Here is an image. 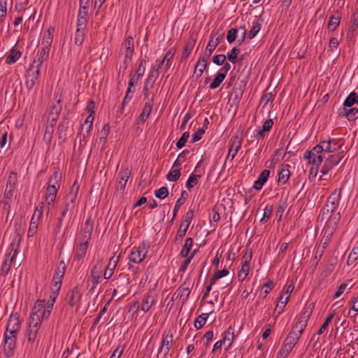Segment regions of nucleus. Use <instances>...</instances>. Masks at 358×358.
I'll return each instance as SVG.
<instances>
[{"label":"nucleus","mask_w":358,"mask_h":358,"mask_svg":"<svg viewBox=\"0 0 358 358\" xmlns=\"http://www.w3.org/2000/svg\"><path fill=\"white\" fill-rule=\"evenodd\" d=\"M208 317V313H202L200 315V316L194 321V327L197 329L203 327L206 322Z\"/></svg>","instance_id":"55"},{"label":"nucleus","mask_w":358,"mask_h":358,"mask_svg":"<svg viewBox=\"0 0 358 358\" xmlns=\"http://www.w3.org/2000/svg\"><path fill=\"white\" fill-rule=\"evenodd\" d=\"M219 37H217L216 38H214L213 37H211L206 48L205 50L203 57H206L207 58H209L214 50L216 48L217 45L219 44Z\"/></svg>","instance_id":"37"},{"label":"nucleus","mask_w":358,"mask_h":358,"mask_svg":"<svg viewBox=\"0 0 358 358\" xmlns=\"http://www.w3.org/2000/svg\"><path fill=\"white\" fill-rule=\"evenodd\" d=\"M79 191V185L76 181L73 182L68 194L66 196V201L69 203H73L78 196Z\"/></svg>","instance_id":"32"},{"label":"nucleus","mask_w":358,"mask_h":358,"mask_svg":"<svg viewBox=\"0 0 358 358\" xmlns=\"http://www.w3.org/2000/svg\"><path fill=\"white\" fill-rule=\"evenodd\" d=\"M335 314H336V310H335L329 313V316L327 317V319L325 320L324 322L323 323V324L322 325V327H320V329L318 331L317 334L319 335L322 334L324 333V331L327 329L329 324L331 323V322L332 319L334 318Z\"/></svg>","instance_id":"52"},{"label":"nucleus","mask_w":358,"mask_h":358,"mask_svg":"<svg viewBox=\"0 0 358 358\" xmlns=\"http://www.w3.org/2000/svg\"><path fill=\"white\" fill-rule=\"evenodd\" d=\"M208 58L206 57L201 56L198 59V62L195 66V69L194 72V75L196 78H200L204 70L206 69L208 64Z\"/></svg>","instance_id":"21"},{"label":"nucleus","mask_w":358,"mask_h":358,"mask_svg":"<svg viewBox=\"0 0 358 358\" xmlns=\"http://www.w3.org/2000/svg\"><path fill=\"white\" fill-rule=\"evenodd\" d=\"M145 65L146 61L145 59H141L140 61V64L138 67L131 78H130V85H138L140 80L143 78L145 71Z\"/></svg>","instance_id":"18"},{"label":"nucleus","mask_w":358,"mask_h":358,"mask_svg":"<svg viewBox=\"0 0 358 358\" xmlns=\"http://www.w3.org/2000/svg\"><path fill=\"white\" fill-rule=\"evenodd\" d=\"M55 29L52 27H50L43 34L41 46L45 48H50L53 39V33Z\"/></svg>","instance_id":"28"},{"label":"nucleus","mask_w":358,"mask_h":358,"mask_svg":"<svg viewBox=\"0 0 358 358\" xmlns=\"http://www.w3.org/2000/svg\"><path fill=\"white\" fill-rule=\"evenodd\" d=\"M289 165L282 164L278 171V182L285 184L290 177Z\"/></svg>","instance_id":"29"},{"label":"nucleus","mask_w":358,"mask_h":358,"mask_svg":"<svg viewBox=\"0 0 358 358\" xmlns=\"http://www.w3.org/2000/svg\"><path fill=\"white\" fill-rule=\"evenodd\" d=\"M120 259V256L113 255L110 259L107 265V267L104 271V278L109 279L113 275L115 269L117 267V263Z\"/></svg>","instance_id":"20"},{"label":"nucleus","mask_w":358,"mask_h":358,"mask_svg":"<svg viewBox=\"0 0 358 358\" xmlns=\"http://www.w3.org/2000/svg\"><path fill=\"white\" fill-rule=\"evenodd\" d=\"M45 312H46L45 301L37 300L32 308L29 319L32 320V318L36 319V317L42 323L43 320H47L49 317V316L45 315Z\"/></svg>","instance_id":"9"},{"label":"nucleus","mask_w":358,"mask_h":358,"mask_svg":"<svg viewBox=\"0 0 358 358\" xmlns=\"http://www.w3.org/2000/svg\"><path fill=\"white\" fill-rule=\"evenodd\" d=\"M194 210H189L186 213V214L184 216L183 220L181 222L180 229L178 231L176 235L177 238H182L185 236L187 231L189 229V224L194 217Z\"/></svg>","instance_id":"12"},{"label":"nucleus","mask_w":358,"mask_h":358,"mask_svg":"<svg viewBox=\"0 0 358 358\" xmlns=\"http://www.w3.org/2000/svg\"><path fill=\"white\" fill-rule=\"evenodd\" d=\"M130 175L131 170L129 168H125L121 171V178L117 186V189L124 190Z\"/></svg>","instance_id":"38"},{"label":"nucleus","mask_w":358,"mask_h":358,"mask_svg":"<svg viewBox=\"0 0 358 358\" xmlns=\"http://www.w3.org/2000/svg\"><path fill=\"white\" fill-rule=\"evenodd\" d=\"M21 56V52L15 48V46L13 47L10 51L9 55L6 59V62L8 64H14Z\"/></svg>","instance_id":"42"},{"label":"nucleus","mask_w":358,"mask_h":358,"mask_svg":"<svg viewBox=\"0 0 358 358\" xmlns=\"http://www.w3.org/2000/svg\"><path fill=\"white\" fill-rule=\"evenodd\" d=\"M87 249L88 243L80 241V243L76 246L74 250V260L79 261L80 259H83L85 256Z\"/></svg>","instance_id":"25"},{"label":"nucleus","mask_w":358,"mask_h":358,"mask_svg":"<svg viewBox=\"0 0 358 358\" xmlns=\"http://www.w3.org/2000/svg\"><path fill=\"white\" fill-rule=\"evenodd\" d=\"M59 292H57L55 290H51V293L50 294L49 299L45 303L46 312H45V316H50L52 312L54 303L55 300L59 294Z\"/></svg>","instance_id":"31"},{"label":"nucleus","mask_w":358,"mask_h":358,"mask_svg":"<svg viewBox=\"0 0 358 358\" xmlns=\"http://www.w3.org/2000/svg\"><path fill=\"white\" fill-rule=\"evenodd\" d=\"M313 148L309 151L306 152L304 158L309 160V163H313V165L316 166V171L318 169V166L321 164L323 160V156L322 153H313Z\"/></svg>","instance_id":"22"},{"label":"nucleus","mask_w":358,"mask_h":358,"mask_svg":"<svg viewBox=\"0 0 358 358\" xmlns=\"http://www.w3.org/2000/svg\"><path fill=\"white\" fill-rule=\"evenodd\" d=\"M156 302L157 295L155 292L153 290H150L145 294L142 300L141 310L144 313H148L150 310L151 307L156 303Z\"/></svg>","instance_id":"13"},{"label":"nucleus","mask_w":358,"mask_h":358,"mask_svg":"<svg viewBox=\"0 0 358 358\" xmlns=\"http://www.w3.org/2000/svg\"><path fill=\"white\" fill-rule=\"evenodd\" d=\"M126 45H127V51H126V58L125 62H127V59L131 60V56L134 52V44H133V38L131 37H128L126 40Z\"/></svg>","instance_id":"49"},{"label":"nucleus","mask_w":358,"mask_h":358,"mask_svg":"<svg viewBox=\"0 0 358 358\" xmlns=\"http://www.w3.org/2000/svg\"><path fill=\"white\" fill-rule=\"evenodd\" d=\"M341 196V189L334 190L328 197L326 204L321 212V220L326 219L329 213H333L338 206Z\"/></svg>","instance_id":"3"},{"label":"nucleus","mask_w":358,"mask_h":358,"mask_svg":"<svg viewBox=\"0 0 358 358\" xmlns=\"http://www.w3.org/2000/svg\"><path fill=\"white\" fill-rule=\"evenodd\" d=\"M224 73H218L210 83L209 87L212 90L217 88L225 78Z\"/></svg>","instance_id":"53"},{"label":"nucleus","mask_w":358,"mask_h":358,"mask_svg":"<svg viewBox=\"0 0 358 358\" xmlns=\"http://www.w3.org/2000/svg\"><path fill=\"white\" fill-rule=\"evenodd\" d=\"M17 182V176L15 172H11L8 178L6 192L11 194L15 189V185Z\"/></svg>","instance_id":"36"},{"label":"nucleus","mask_w":358,"mask_h":358,"mask_svg":"<svg viewBox=\"0 0 358 358\" xmlns=\"http://www.w3.org/2000/svg\"><path fill=\"white\" fill-rule=\"evenodd\" d=\"M341 20V16L339 14L337 15H334L331 17L329 22H328V29L329 31H334L336 27L339 25Z\"/></svg>","instance_id":"47"},{"label":"nucleus","mask_w":358,"mask_h":358,"mask_svg":"<svg viewBox=\"0 0 358 358\" xmlns=\"http://www.w3.org/2000/svg\"><path fill=\"white\" fill-rule=\"evenodd\" d=\"M152 101L153 98L152 99L151 101H149L144 104L143 111L140 114L137 120L138 124L144 123L147 118L149 117L152 109Z\"/></svg>","instance_id":"26"},{"label":"nucleus","mask_w":358,"mask_h":358,"mask_svg":"<svg viewBox=\"0 0 358 358\" xmlns=\"http://www.w3.org/2000/svg\"><path fill=\"white\" fill-rule=\"evenodd\" d=\"M239 52L240 50L238 48H233L232 50L227 54L228 59L233 64H236L237 56L239 54Z\"/></svg>","instance_id":"62"},{"label":"nucleus","mask_w":358,"mask_h":358,"mask_svg":"<svg viewBox=\"0 0 358 358\" xmlns=\"http://www.w3.org/2000/svg\"><path fill=\"white\" fill-rule=\"evenodd\" d=\"M345 115L348 120H355L358 117V109L355 108H350L345 111Z\"/></svg>","instance_id":"63"},{"label":"nucleus","mask_w":358,"mask_h":358,"mask_svg":"<svg viewBox=\"0 0 358 358\" xmlns=\"http://www.w3.org/2000/svg\"><path fill=\"white\" fill-rule=\"evenodd\" d=\"M69 122L63 121L58 127V136L60 139H65L68 129Z\"/></svg>","instance_id":"51"},{"label":"nucleus","mask_w":358,"mask_h":358,"mask_svg":"<svg viewBox=\"0 0 358 358\" xmlns=\"http://www.w3.org/2000/svg\"><path fill=\"white\" fill-rule=\"evenodd\" d=\"M93 231V222L90 219H87L81 227L80 236L81 241L87 242L90 240Z\"/></svg>","instance_id":"16"},{"label":"nucleus","mask_w":358,"mask_h":358,"mask_svg":"<svg viewBox=\"0 0 358 358\" xmlns=\"http://www.w3.org/2000/svg\"><path fill=\"white\" fill-rule=\"evenodd\" d=\"M20 328L21 322L20 321L19 314L17 313H12L10 315L4 333H7L9 335L13 334L17 336Z\"/></svg>","instance_id":"10"},{"label":"nucleus","mask_w":358,"mask_h":358,"mask_svg":"<svg viewBox=\"0 0 358 358\" xmlns=\"http://www.w3.org/2000/svg\"><path fill=\"white\" fill-rule=\"evenodd\" d=\"M40 220L39 213H36L35 215H32L28 231L29 236H33L36 234Z\"/></svg>","instance_id":"34"},{"label":"nucleus","mask_w":358,"mask_h":358,"mask_svg":"<svg viewBox=\"0 0 358 358\" xmlns=\"http://www.w3.org/2000/svg\"><path fill=\"white\" fill-rule=\"evenodd\" d=\"M129 279L126 274H120L118 278L114 279L112 282L115 287L113 292V296H118V299L126 296L129 293Z\"/></svg>","instance_id":"4"},{"label":"nucleus","mask_w":358,"mask_h":358,"mask_svg":"<svg viewBox=\"0 0 358 358\" xmlns=\"http://www.w3.org/2000/svg\"><path fill=\"white\" fill-rule=\"evenodd\" d=\"M340 220L341 215L339 213H334V212L333 213H329L328 217L323 220L326 221L324 229L334 232Z\"/></svg>","instance_id":"17"},{"label":"nucleus","mask_w":358,"mask_h":358,"mask_svg":"<svg viewBox=\"0 0 358 358\" xmlns=\"http://www.w3.org/2000/svg\"><path fill=\"white\" fill-rule=\"evenodd\" d=\"M55 99L56 101L52 104L50 114L59 116L62 108V99L60 96L57 98V96H56Z\"/></svg>","instance_id":"43"},{"label":"nucleus","mask_w":358,"mask_h":358,"mask_svg":"<svg viewBox=\"0 0 358 358\" xmlns=\"http://www.w3.org/2000/svg\"><path fill=\"white\" fill-rule=\"evenodd\" d=\"M343 151L330 155L325 161L321 169L322 176L327 175L329 171L335 166L338 165L343 159Z\"/></svg>","instance_id":"11"},{"label":"nucleus","mask_w":358,"mask_h":358,"mask_svg":"<svg viewBox=\"0 0 358 358\" xmlns=\"http://www.w3.org/2000/svg\"><path fill=\"white\" fill-rule=\"evenodd\" d=\"M191 292V289L189 286H187V282H185L182 286H180L176 291V294L179 298L182 303H185L188 299Z\"/></svg>","instance_id":"24"},{"label":"nucleus","mask_w":358,"mask_h":358,"mask_svg":"<svg viewBox=\"0 0 358 358\" xmlns=\"http://www.w3.org/2000/svg\"><path fill=\"white\" fill-rule=\"evenodd\" d=\"M21 241V236L19 234H15L13 236L11 243L5 255L3 262L1 266V275L6 276L10 271V269L18 253V249Z\"/></svg>","instance_id":"1"},{"label":"nucleus","mask_w":358,"mask_h":358,"mask_svg":"<svg viewBox=\"0 0 358 358\" xmlns=\"http://www.w3.org/2000/svg\"><path fill=\"white\" fill-rule=\"evenodd\" d=\"M62 280L63 277L54 275L52 278V285L51 287V290L59 292L62 286Z\"/></svg>","instance_id":"59"},{"label":"nucleus","mask_w":358,"mask_h":358,"mask_svg":"<svg viewBox=\"0 0 358 358\" xmlns=\"http://www.w3.org/2000/svg\"><path fill=\"white\" fill-rule=\"evenodd\" d=\"M194 46V43L193 41H188L184 48L183 52L182 55V60H185L189 56L190 52H192L193 48Z\"/></svg>","instance_id":"56"},{"label":"nucleus","mask_w":358,"mask_h":358,"mask_svg":"<svg viewBox=\"0 0 358 358\" xmlns=\"http://www.w3.org/2000/svg\"><path fill=\"white\" fill-rule=\"evenodd\" d=\"M307 323L308 322H305V320H303L302 319L299 317L298 321L294 326L291 332L299 336H301V335L302 334V333L303 332L304 329L306 327Z\"/></svg>","instance_id":"40"},{"label":"nucleus","mask_w":358,"mask_h":358,"mask_svg":"<svg viewBox=\"0 0 358 358\" xmlns=\"http://www.w3.org/2000/svg\"><path fill=\"white\" fill-rule=\"evenodd\" d=\"M149 247L145 243H141L138 247L134 248L129 255V259L135 264H140L145 258Z\"/></svg>","instance_id":"8"},{"label":"nucleus","mask_w":358,"mask_h":358,"mask_svg":"<svg viewBox=\"0 0 358 358\" xmlns=\"http://www.w3.org/2000/svg\"><path fill=\"white\" fill-rule=\"evenodd\" d=\"M16 335H9L7 333H4L3 335V352L4 355L8 357H12L15 354L17 342Z\"/></svg>","instance_id":"7"},{"label":"nucleus","mask_w":358,"mask_h":358,"mask_svg":"<svg viewBox=\"0 0 358 358\" xmlns=\"http://www.w3.org/2000/svg\"><path fill=\"white\" fill-rule=\"evenodd\" d=\"M173 341V335L167 334L163 336L159 352H163L166 356L170 350V343Z\"/></svg>","instance_id":"35"},{"label":"nucleus","mask_w":358,"mask_h":358,"mask_svg":"<svg viewBox=\"0 0 358 358\" xmlns=\"http://www.w3.org/2000/svg\"><path fill=\"white\" fill-rule=\"evenodd\" d=\"M174 55V52H172L171 50H169L164 57V59L159 63L157 71H160L163 69L164 66L169 68L171 65L170 61L173 58Z\"/></svg>","instance_id":"41"},{"label":"nucleus","mask_w":358,"mask_h":358,"mask_svg":"<svg viewBox=\"0 0 358 358\" xmlns=\"http://www.w3.org/2000/svg\"><path fill=\"white\" fill-rule=\"evenodd\" d=\"M41 327L39 319H29L28 326L24 334V353L29 355L34 347V342L37 340L38 334Z\"/></svg>","instance_id":"2"},{"label":"nucleus","mask_w":358,"mask_h":358,"mask_svg":"<svg viewBox=\"0 0 358 358\" xmlns=\"http://www.w3.org/2000/svg\"><path fill=\"white\" fill-rule=\"evenodd\" d=\"M201 177V174H191L186 182V187L189 189L194 187L198 183Z\"/></svg>","instance_id":"50"},{"label":"nucleus","mask_w":358,"mask_h":358,"mask_svg":"<svg viewBox=\"0 0 358 358\" xmlns=\"http://www.w3.org/2000/svg\"><path fill=\"white\" fill-rule=\"evenodd\" d=\"M102 266L103 261L101 260L99 262H97L91 270L92 280L94 286L97 285L101 277Z\"/></svg>","instance_id":"23"},{"label":"nucleus","mask_w":358,"mask_h":358,"mask_svg":"<svg viewBox=\"0 0 358 358\" xmlns=\"http://www.w3.org/2000/svg\"><path fill=\"white\" fill-rule=\"evenodd\" d=\"M230 146L228 152V155L226 158V161L229 159L232 161L236 155L238 151L241 147L242 139L238 136H233L229 142Z\"/></svg>","instance_id":"14"},{"label":"nucleus","mask_w":358,"mask_h":358,"mask_svg":"<svg viewBox=\"0 0 358 358\" xmlns=\"http://www.w3.org/2000/svg\"><path fill=\"white\" fill-rule=\"evenodd\" d=\"M300 336L296 335L295 334L290 332L288 336L286 337L285 340V343L294 347L295 345L297 343Z\"/></svg>","instance_id":"57"},{"label":"nucleus","mask_w":358,"mask_h":358,"mask_svg":"<svg viewBox=\"0 0 358 358\" xmlns=\"http://www.w3.org/2000/svg\"><path fill=\"white\" fill-rule=\"evenodd\" d=\"M59 187L60 185H54L51 183L48 184L45 193V201H48L49 203L55 202Z\"/></svg>","instance_id":"27"},{"label":"nucleus","mask_w":358,"mask_h":358,"mask_svg":"<svg viewBox=\"0 0 358 358\" xmlns=\"http://www.w3.org/2000/svg\"><path fill=\"white\" fill-rule=\"evenodd\" d=\"M62 178V173L59 171H55L49 179L48 184L51 183L54 185H60L59 181Z\"/></svg>","instance_id":"60"},{"label":"nucleus","mask_w":358,"mask_h":358,"mask_svg":"<svg viewBox=\"0 0 358 358\" xmlns=\"http://www.w3.org/2000/svg\"><path fill=\"white\" fill-rule=\"evenodd\" d=\"M229 271L227 268H223L220 271H217L213 276L211 278V284H215L216 280L218 279L227 275Z\"/></svg>","instance_id":"61"},{"label":"nucleus","mask_w":358,"mask_h":358,"mask_svg":"<svg viewBox=\"0 0 358 358\" xmlns=\"http://www.w3.org/2000/svg\"><path fill=\"white\" fill-rule=\"evenodd\" d=\"M82 296L80 288L78 286L72 288L67 295L68 303L71 306H78Z\"/></svg>","instance_id":"15"},{"label":"nucleus","mask_w":358,"mask_h":358,"mask_svg":"<svg viewBox=\"0 0 358 358\" xmlns=\"http://www.w3.org/2000/svg\"><path fill=\"white\" fill-rule=\"evenodd\" d=\"M193 245V239L192 238H186L185 244L180 251V255L183 257H187L189 254L191 248Z\"/></svg>","instance_id":"44"},{"label":"nucleus","mask_w":358,"mask_h":358,"mask_svg":"<svg viewBox=\"0 0 358 358\" xmlns=\"http://www.w3.org/2000/svg\"><path fill=\"white\" fill-rule=\"evenodd\" d=\"M341 145L340 141L336 139L323 141L313 148V153L337 152L340 150Z\"/></svg>","instance_id":"5"},{"label":"nucleus","mask_w":358,"mask_h":358,"mask_svg":"<svg viewBox=\"0 0 358 358\" xmlns=\"http://www.w3.org/2000/svg\"><path fill=\"white\" fill-rule=\"evenodd\" d=\"M323 233H324V235L320 241V246L322 247V252H323L324 250L329 245L331 238L332 237V235L334 234V231H331V230H327L324 228Z\"/></svg>","instance_id":"39"},{"label":"nucleus","mask_w":358,"mask_h":358,"mask_svg":"<svg viewBox=\"0 0 358 358\" xmlns=\"http://www.w3.org/2000/svg\"><path fill=\"white\" fill-rule=\"evenodd\" d=\"M180 168H171V171L166 176V179L169 181H176L180 177Z\"/></svg>","instance_id":"48"},{"label":"nucleus","mask_w":358,"mask_h":358,"mask_svg":"<svg viewBox=\"0 0 358 358\" xmlns=\"http://www.w3.org/2000/svg\"><path fill=\"white\" fill-rule=\"evenodd\" d=\"M358 27V14L352 15L350 24L348 26V36L351 37Z\"/></svg>","instance_id":"45"},{"label":"nucleus","mask_w":358,"mask_h":358,"mask_svg":"<svg viewBox=\"0 0 358 358\" xmlns=\"http://www.w3.org/2000/svg\"><path fill=\"white\" fill-rule=\"evenodd\" d=\"M169 194L168 188L166 187H162L155 192V195L157 198L163 199H165Z\"/></svg>","instance_id":"64"},{"label":"nucleus","mask_w":358,"mask_h":358,"mask_svg":"<svg viewBox=\"0 0 358 358\" xmlns=\"http://www.w3.org/2000/svg\"><path fill=\"white\" fill-rule=\"evenodd\" d=\"M41 65H38L37 63L33 62L29 66L26 73L25 85L28 90L33 89L36 85V82L40 75V68Z\"/></svg>","instance_id":"6"},{"label":"nucleus","mask_w":358,"mask_h":358,"mask_svg":"<svg viewBox=\"0 0 358 358\" xmlns=\"http://www.w3.org/2000/svg\"><path fill=\"white\" fill-rule=\"evenodd\" d=\"M49 51V48L41 46V50L38 52L37 55L33 62H34V63H37L38 65H42L43 62L48 58Z\"/></svg>","instance_id":"33"},{"label":"nucleus","mask_w":358,"mask_h":358,"mask_svg":"<svg viewBox=\"0 0 358 358\" xmlns=\"http://www.w3.org/2000/svg\"><path fill=\"white\" fill-rule=\"evenodd\" d=\"M85 29H76L74 41L75 43L78 45H81L85 36Z\"/></svg>","instance_id":"58"},{"label":"nucleus","mask_w":358,"mask_h":358,"mask_svg":"<svg viewBox=\"0 0 358 358\" xmlns=\"http://www.w3.org/2000/svg\"><path fill=\"white\" fill-rule=\"evenodd\" d=\"M59 292H57L55 290H51V293L50 294L49 299L45 303L46 312H45V316H50L52 312L54 303L55 300L59 294Z\"/></svg>","instance_id":"30"},{"label":"nucleus","mask_w":358,"mask_h":358,"mask_svg":"<svg viewBox=\"0 0 358 358\" xmlns=\"http://www.w3.org/2000/svg\"><path fill=\"white\" fill-rule=\"evenodd\" d=\"M249 271H250V264L243 263L241 268L238 273V279L241 281H243L248 276Z\"/></svg>","instance_id":"54"},{"label":"nucleus","mask_w":358,"mask_h":358,"mask_svg":"<svg viewBox=\"0 0 358 358\" xmlns=\"http://www.w3.org/2000/svg\"><path fill=\"white\" fill-rule=\"evenodd\" d=\"M355 103H358V94L356 92H352L345 99L343 105L346 107H351Z\"/></svg>","instance_id":"46"},{"label":"nucleus","mask_w":358,"mask_h":358,"mask_svg":"<svg viewBox=\"0 0 358 358\" xmlns=\"http://www.w3.org/2000/svg\"><path fill=\"white\" fill-rule=\"evenodd\" d=\"M234 339V332L231 327H229L222 334V339L221 340L222 345L224 346V351H227L232 345Z\"/></svg>","instance_id":"19"}]
</instances>
